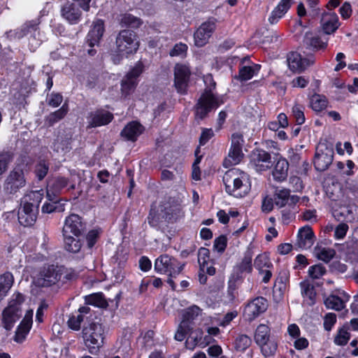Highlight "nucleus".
<instances>
[{"label": "nucleus", "mask_w": 358, "mask_h": 358, "mask_svg": "<svg viewBox=\"0 0 358 358\" xmlns=\"http://www.w3.org/2000/svg\"><path fill=\"white\" fill-rule=\"evenodd\" d=\"M23 301L24 296L22 294L15 293L13 294L8 306L2 313V322L6 329H10L20 318L22 315L20 306Z\"/></svg>", "instance_id": "obj_5"}, {"label": "nucleus", "mask_w": 358, "mask_h": 358, "mask_svg": "<svg viewBox=\"0 0 358 358\" xmlns=\"http://www.w3.org/2000/svg\"><path fill=\"white\" fill-rule=\"evenodd\" d=\"M48 166L46 164L45 161H40L35 169L36 176L39 180H42L47 175L48 171Z\"/></svg>", "instance_id": "obj_59"}, {"label": "nucleus", "mask_w": 358, "mask_h": 358, "mask_svg": "<svg viewBox=\"0 0 358 358\" xmlns=\"http://www.w3.org/2000/svg\"><path fill=\"white\" fill-rule=\"evenodd\" d=\"M72 134L69 131L64 136H58L57 141L54 143V149L57 152H69L72 148Z\"/></svg>", "instance_id": "obj_37"}, {"label": "nucleus", "mask_w": 358, "mask_h": 358, "mask_svg": "<svg viewBox=\"0 0 358 358\" xmlns=\"http://www.w3.org/2000/svg\"><path fill=\"white\" fill-rule=\"evenodd\" d=\"M289 69L293 71L301 72L308 66L312 65L315 59L313 55L308 57H303L301 54L294 52H291L287 57Z\"/></svg>", "instance_id": "obj_16"}, {"label": "nucleus", "mask_w": 358, "mask_h": 358, "mask_svg": "<svg viewBox=\"0 0 358 358\" xmlns=\"http://www.w3.org/2000/svg\"><path fill=\"white\" fill-rule=\"evenodd\" d=\"M44 195V190L31 191L27 193L21 200V206L18 210V221L24 227L33 225L38 213V206Z\"/></svg>", "instance_id": "obj_1"}, {"label": "nucleus", "mask_w": 358, "mask_h": 358, "mask_svg": "<svg viewBox=\"0 0 358 358\" xmlns=\"http://www.w3.org/2000/svg\"><path fill=\"white\" fill-rule=\"evenodd\" d=\"M254 266L262 276V282L268 283L272 276L273 264L266 252L258 255L254 260Z\"/></svg>", "instance_id": "obj_13"}, {"label": "nucleus", "mask_w": 358, "mask_h": 358, "mask_svg": "<svg viewBox=\"0 0 358 358\" xmlns=\"http://www.w3.org/2000/svg\"><path fill=\"white\" fill-rule=\"evenodd\" d=\"M26 180L22 170L15 168L7 176L3 189L8 194H15L25 185Z\"/></svg>", "instance_id": "obj_12"}, {"label": "nucleus", "mask_w": 358, "mask_h": 358, "mask_svg": "<svg viewBox=\"0 0 358 358\" xmlns=\"http://www.w3.org/2000/svg\"><path fill=\"white\" fill-rule=\"evenodd\" d=\"M143 131V127L139 122L132 121L124 127L121 132V135L127 140L134 142L136 141Z\"/></svg>", "instance_id": "obj_29"}, {"label": "nucleus", "mask_w": 358, "mask_h": 358, "mask_svg": "<svg viewBox=\"0 0 358 358\" xmlns=\"http://www.w3.org/2000/svg\"><path fill=\"white\" fill-rule=\"evenodd\" d=\"M120 22L122 26L125 27H138L141 24V21L139 18L129 13L122 15Z\"/></svg>", "instance_id": "obj_47"}, {"label": "nucleus", "mask_w": 358, "mask_h": 358, "mask_svg": "<svg viewBox=\"0 0 358 358\" xmlns=\"http://www.w3.org/2000/svg\"><path fill=\"white\" fill-rule=\"evenodd\" d=\"M334 157L333 149L324 143H320L317 148L314 159L315 169L319 171H324L332 163Z\"/></svg>", "instance_id": "obj_9"}, {"label": "nucleus", "mask_w": 358, "mask_h": 358, "mask_svg": "<svg viewBox=\"0 0 358 358\" xmlns=\"http://www.w3.org/2000/svg\"><path fill=\"white\" fill-rule=\"evenodd\" d=\"M143 71V65L138 62L124 76L121 83V90L124 96L134 92L138 84V78Z\"/></svg>", "instance_id": "obj_10"}, {"label": "nucleus", "mask_w": 358, "mask_h": 358, "mask_svg": "<svg viewBox=\"0 0 358 358\" xmlns=\"http://www.w3.org/2000/svg\"><path fill=\"white\" fill-rule=\"evenodd\" d=\"M189 76L190 69L188 66L182 64H177L175 66L174 85L179 93H185Z\"/></svg>", "instance_id": "obj_15"}, {"label": "nucleus", "mask_w": 358, "mask_h": 358, "mask_svg": "<svg viewBox=\"0 0 358 358\" xmlns=\"http://www.w3.org/2000/svg\"><path fill=\"white\" fill-rule=\"evenodd\" d=\"M251 342V338L247 335H240L236 339V348L240 350H245L250 345Z\"/></svg>", "instance_id": "obj_55"}, {"label": "nucleus", "mask_w": 358, "mask_h": 358, "mask_svg": "<svg viewBox=\"0 0 358 358\" xmlns=\"http://www.w3.org/2000/svg\"><path fill=\"white\" fill-rule=\"evenodd\" d=\"M301 292L303 297V301L308 306H312L315 302L316 293L314 287L308 282H301L300 283Z\"/></svg>", "instance_id": "obj_35"}, {"label": "nucleus", "mask_w": 358, "mask_h": 358, "mask_svg": "<svg viewBox=\"0 0 358 358\" xmlns=\"http://www.w3.org/2000/svg\"><path fill=\"white\" fill-rule=\"evenodd\" d=\"M183 266L176 258L163 255L156 259L154 267L155 271L159 274L176 278L182 271Z\"/></svg>", "instance_id": "obj_6"}, {"label": "nucleus", "mask_w": 358, "mask_h": 358, "mask_svg": "<svg viewBox=\"0 0 358 358\" xmlns=\"http://www.w3.org/2000/svg\"><path fill=\"white\" fill-rule=\"evenodd\" d=\"M314 243V234L309 227H302L299 230L296 245L300 249L307 250Z\"/></svg>", "instance_id": "obj_26"}, {"label": "nucleus", "mask_w": 358, "mask_h": 358, "mask_svg": "<svg viewBox=\"0 0 358 358\" xmlns=\"http://www.w3.org/2000/svg\"><path fill=\"white\" fill-rule=\"evenodd\" d=\"M68 180L64 177H59L49 180L47 187V198L49 201H54L61 190L66 187Z\"/></svg>", "instance_id": "obj_27"}, {"label": "nucleus", "mask_w": 358, "mask_h": 358, "mask_svg": "<svg viewBox=\"0 0 358 358\" xmlns=\"http://www.w3.org/2000/svg\"><path fill=\"white\" fill-rule=\"evenodd\" d=\"M83 321V316L81 314L73 315L68 320V325L73 330H78Z\"/></svg>", "instance_id": "obj_57"}, {"label": "nucleus", "mask_w": 358, "mask_h": 358, "mask_svg": "<svg viewBox=\"0 0 358 358\" xmlns=\"http://www.w3.org/2000/svg\"><path fill=\"white\" fill-rule=\"evenodd\" d=\"M163 211L165 219L171 222H176L184 215L181 206L176 202L166 204Z\"/></svg>", "instance_id": "obj_32"}, {"label": "nucleus", "mask_w": 358, "mask_h": 358, "mask_svg": "<svg viewBox=\"0 0 358 358\" xmlns=\"http://www.w3.org/2000/svg\"><path fill=\"white\" fill-rule=\"evenodd\" d=\"M293 2V0H281L271 12L268 17L269 22L272 24H276L288 11Z\"/></svg>", "instance_id": "obj_30"}, {"label": "nucleus", "mask_w": 358, "mask_h": 358, "mask_svg": "<svg viewBox=\"0 0 358 358\" xmlns=\"http://www.w3.org/2000/svg\"><path fill=\"white\" fill-rule=\"evenodd\" d=\"M14 282L13 275L6 272L0 275V301L7 295Z\"/></svg>", "instance_id": "obj_36"}, {"label": "nucleus", "mask_w": 358, "mask_h": 358, "mask_svg": "<svg viewBox=\"0 0 358 358\" xmlns=\"http://www.w3.org/2000/svg\"><path fill=\"white\" fill-rule=\"evenodd\" d=\"M338 17L336 13H327L322 18L323 31L327 34L334 33L339 27Z\"/></svg>", "instance_id": "obj_33"}, {"label": "nucleus", "mask_w": 358, "mask_h": 358, "mask_svg": "<svg viewBox=\"0 0 358 358\" xmlns=\"http://www.w3.org/2000/svg\"><path fill=\"white\" fill-rule=\"evenodd\" d=\"M81 217L76 214H71L65 219L63 227V236L73 235L79 237L83 230Z\"/></svg>", "instance_id": "obj_17"}, {"label": "nucleus", "mask_w": 358, "mask_h": 358, "mask_svg": "<svg viewBox=\"0 0 358 358\" xmlns=\"http://www.w3.org/2000/svg\"><path fill=\"white\" fill-rule=\"evenodd\" d=\"M290 191L286 188L276 189L274 194V201L276 206L284 207L289 198Z\"/></svg>", "instance_id": "obj_43"}, {"label": "nucleus", "mask_w": 358, "mask_h": 358, "mask_svg": "<svg viewBox=\"0 0 358 358\" xmlns=\"http://www.w3.org/2000/svg\"><path fill=\"white\" fill-rule=\"evenodd\" d=\"M61 15L70 24H76L81 19L82 11L75 3L67 1L61 8Z\"/></svg>", "instance_id": "obj_21"}, {"label": "nucleus", "mask_w": 358, "mask_h": 358, "mask_svg": "<svg viewBox=\"0 0 358 358\" xmlns=\"http://www.w3.org/2000/svg\"><path fill=\"white\" fill-rule=\"evenodd\" d=\"M270 338V329L266 325L261 324H259L255 333V341L259 345L260 344L265 343L268 341Z\"/></svg>", "instance_id": "obj_39"}, {"label": "nucleus", "mask_w": 358, "mask_h": 358, "mask_svg": "<svg viewBox=\"0 0 358 358\" xmlns=\"http://www.w3.org/2000/svg\"><path fill=\"white\" fill-rule=\"evenodd\" d=\"M104 32L103 21L100 19L93 22L92 27L87 36V43L90 48L98 45Z\"/></svg>", "instance_id": "obj_25"}, {"label": "nucleus", "mask_w": 358, "mask_h": 358, "mask_svg": "<svg viewBox=\"0 0 358 358\" xmlns=\"http://www.w3.org/2000/svg\"><path fill=\"white\" fill-rule=\"evenodd\" d=\"M64 239L66 250L73 253H76L80 251L81 248V243L79 237L74 236L73 235H69L64 236Z\"/></svg>", "instance_id": "obj_41"}, {"label": "nucleus", "mask_w": 358, "mask_h": 358, "mask_svg": "<svg viewBox=\"0 0 358 358\" xmlns=\"http://www.w3.org/2000/svg\"><path fill=\"white\" fill-rule=\"evenodd\" d=\"M312 109L316 112H320L327 107L328 101L324 95L315 94L310 99Z\"/></svg>", "instance_id": "obj_40"}, {"label": "nucleus", "mask_w": 358, "mask_h": 358, "mask_svg": "<svg viewBox=\"0 0 358 358\" xmlns=\"http://www.w3.org/2000/svg\"><path fill=\"white\" fill-rule=\"evenodd\" d=\"M245 62H248V64L241 66L239 68L238 76H236V78L241 82L248 81L252 79L255 76L257 75L261 69V66L259 64L250 62L248 58L245 57L243 59L242 63L243 64Z\"/></svg>", "instance_id": "obj_24"}, {"label": "nucleus", "mask_w": 358, "mask_h": 358, "mask_svg": "<svg viewBox=\"0 0 358 358\" xmlns=\"http://www.w3.org/2000/svg\"><path fill=\"white\" fill-rule=\"evenodd\" d=\"M326 230L328 231H334V238L336 240H342L345 237L349 230V226L345 222H341L335 227L332 224L327 226Z\"/></svg>", "instance_id": "obj_42"}, {"label": "nucleus", "mask_w": 358, "mask_h": 358, "mask_svg": "<svg viewBox=\"0 0 358 358\" xmlns=\"http://www.w3.org/2000/svg\"><path fill=\"white\" fill-rule=\"evenodd\" d=\"M62 268L50 265L43 267L35 277L34 282L38 287H50L56 284L62 278Z\"/></svg>", "instance_id": "obj_7"}, {"label": "nucleus", "mask_w": 358, "mask_h": 358, "mask_svg": "<svg viewBox=\"0 0 358 358\" xmlns=\"http://www.w3.org/2000/svg\"><path fill=\"white\" fill-rule=\"evenodd\" d=\"M215 29L213 21H207L201 24L194 35L195 45L202 47L206 45Z\"/></svg>", "instance_id": "obj_19"}, {"label": "nucleus", "mask_w": 358, "mask_h": 358, "mask_svg": "<svg viewBox=\"0 0 358 358\" xmlns=\"http://www.w3.org/2000/svg\"><path fill=\"white\" fill-rule=\"evenodd\" d=\"M227 246V238L224 236L217 238L213 244V248L218 252H223Z\"/></svg>", "instance_id": "obj_61"}, {"label": "nucleus", "mask_w": 358, "mask_h": 358, "mask_svg": "<svg viewBox=\"0 0 358 358\" xmlns=\"http://www.w3.org/2000/svg\"><path fill=\"white\" fill-rule=\"evenodd\" d=\"M220 105L218 99L210 91L206 90L198 100L196 106V117L199 119L204 118L213 109Z\"/></svg>", "instance_id": "obj_8"}, {"label": "nucleus", "mask_w": 358, "mask_h": 358, "mask_svg": "<svg viewBox=\"0 0 358 358\" xmlns=\"http://www.w3.org/2000/svg\"><path fill=\"white\" fill-rule=\"evenodd\" d=\"M250 164L257 172L265 171L272 166L271 155L264 150L256 149L251 153Z\"/></svg>", "instance_id": "obj_11"}, {"label": "nucleus", "mask_w": 358, "mask_h": 358, "mask_svg": "<svg viewBox=\"0 0 358 358\" xmlns=\"http://www.w3.org/2000/svg\"><path fill=\"white\" fill-rule=\"evenodd\" d=\"M252 254L248 252L241 261L234 266L232 273L234 280H238L243 278L244 273H250L252 271Z\"/></svg>", "instance_id": "obj_22"}, {"label": "nucleus", "mask_w": 358, "mask_h": 358, "mask_svg": "<svg viewBox=\"0 0 358 358\" xmlns=\"http://www.w3.org/2000/svg\"><path fill=\"white\" fill-rule=\"evenodd\" d=\"M244 155L242 149L230 148L228 156L224 159L223 162V166L226 168L233 165L238 164L241 162Z\"/></svg>", "instance_id": "obj_38"}, {"label": "nucleus", "mask_w": 358, "mask_h": 358, "mask_svg": "<svg viewBox=\"0 0 358 358\" xmlns=\"http://www.w3.org/2000/svg\"><path fill=\"white\" fill-rule=\"evenodd\" d=\"M315 254L316 257L324 262H330L336 255V252L334 249L329 248L318 247L315 249Z\"/></svg>", "instance_id": "obj_45"}, {"label": "nucleus", "mask_w": 358, "mask_h": 358, "mask_svg": "<svg viewBox=\"0 0 358 358\" xmlns=\"http://www.w3.org/2000/svg\"><path fill=\"white\" fill-rule=\"evenodd\" d=\"M303 43L313 51L324 50L328 45V40H322L318 35L312 32H306L303 38Z\"/></svg>", "instance_id": "obj_28"}, {"label": "nucleus", "mask_w": 358, "mask_h": 358, "mask_svg": "<svg viewBox=\"0 0 358 358\" xmlns=\"http://www.w3.org/2000/svg\"><path fill=\"white\" fill-rule=\"evenodd\" d=\"M201 313V309L195 305L191 306L185 310L182 314V320L187 321L190 324V322L194 320Z\"/></svg>", "instance_id": "obj_46"}, {"label": "nucleus", "mask_w": 358, "mask_h": 358, "mask_svg": "<svg viewBox=\"0 0 358 358\" xmlns=\"http://www.w3.org/2000/svg\"><path fill=\"white\" fill-rule=\"evenodd\" d=\"M259 346L264 356L270 357L275 355L278 345L276 342L269 339L265 343L260 344Z\"/></svg>", "instance_id": "obj_48"}, {"label": "nucleus", "mask_w": 358, "mask_h": 358, "mask_svg": "<svg viewBox=\"0 0 358 358\" xmlns=\"http://www.w3.org/2000/svg\"><path fill=\"white\" fill-rule=\"evenodd\" d=\"M113 118V115L103 109H99L92 112L88 117L89 127H97L106 125Z\"/></svg>", "instance_id": "obj_23"}, {"label": "nucleus", "mask_w": 358, "mask_h": 358, "mask_svg": "<svg viewBox=\"0 0 358 358\" xmlns=\"http://www.w3.org/2000/svg\"><path fill=\"white\" fill-rule=\"evenodd\" d=\"M226 192L236 198L245 196L251 189L250 176L238 169L227 171L223 176Z\"/></svg>", "instance_id": "obj_2"}, {"label": "nucleus", "mask_w": 358, "mask_h": 358, "mask_svg": "<svg viewBox=\"0 0 358 358\" xmlns=\"http://www.w3.org/2000/svg\"><path fill=\"white\" fill-rule=\"evenodd\" d=\"M304 107L299 103H295L292 107V114L297 124H302L305 122V116L303 113Z\"/></svg>", "instance_id": "obj_53"}, {"label": "nucleus", "mask_w": 358, "mask_h": 358, "mask_svg": "<svg viewBox=\"0 0 358 358\" xmlns=\"http://www.w3.org/2000/svg\"><path fill=\"white\" fill-rule=\"evenodd\" d=\"M31 316L27 314L15 331L14 336V341L15 342L20 343L24 341L31 329Z\"/></svg>", "instance_id": "obj_34"}, {"label": "nucleus", "mask_w": 358, "mask_h": 358, "mask_svg": "<svg viewBox=\"0 0 358 358\" xmlns=\"http://www.w3.org/2000/svg\"><path fill=\"white\" fill-rule=\"evenodd\" d=\"M349 299V294L343 290H338L326 298L324 304L329 309L341 310L345 308V303Z\"/></svg>", "instance_id": "obj_20"}, {"label": "nucleus", "mask_w": 358, "mask_h": 358, "mask_svg": "<svg viewBox=\"0 0 358 358\" xmlns=\"http://www.w3.org/2000/svg\"><path fill=\"white\" fill-rule=\"evenodd\" d=\"M187 50V45L182 43H176L170 52L171 57H183L186 55Z\"/></svg>", "instance_id": "obj_56"}, {"label": "nucleus", "mask_w": 358, "mask_h": 358, "mask_svg": "<svg viewBox=\"0 0 358 358\" xmlns=\"http://www.w3.org/2000/svg\"><path fill=\"white\" fill-rule=\"evenodd\" d=\"M268 307L265 298L259 296L250 301L244 308L243 315L246 320L252 321L264 313Z\"/></svg>", "instance_id": "obj_14"}, {"label": "nucleus", "mask_w": 358, "mask_h": 358, "mask_svg": "<svg viewBox=\"0 0 358 358\" xmlns=\"http://www.w3.org/2000/svg\"><path fill=\"white\" fill-rule=\"evenodd\" d=\"M211 262L210 259V251L206 248H201L198 251V262L202 272L205 271V266L207 263Z\"/></svg>", "instance_id": "obj_49"}, {"label": "nucleus", "mask_w": 358, "mask_h": 358, "mask_svg": "<svg viewBox=\"0 0 358 358\" xmlns=\"http://www.w3.org/2000/svg\"><path fill=\"white\" fill-rule=\"evenodd\" d=\"M22 31L24 35L28 37L29 45L31 51H34L44 39L36 22H31L27 24L23 28Z\"/></svg>", "instance_id": "obj_18"}, {"label": "nucleus", "mask_w": 358, "mask_h": 358, "mask_svg": "<svg viewBox=\"0 0 358 358\" xmlns=\"http://www.w3.org/2000/svg\"><path fill=\"white\" fill-rule=\"evenodd\" d=\"M63 97L59 93H52L48 99V104L54 108L59 106L62 102Z\"/></svg>", "instance_id": "obj_64"}, {"label": "nucleus", "mask_w": 358, "mask_h": 358, "mask_svg": "<svg viewBox=\"0 0 358 358\" xmlns=\"http://www.w3.org/2000/svg\"><path fill=\"white\" fill-rule=\"evenodd\" d=\"M191 329L190 324L187 321H182L175 334V339L178 341H182Z\"/></svg>", "instance_id": "obj_50"}, {"label": "nucleus", "mask_w": 358, "mask_h": 358, "mask_svg": "<svg viewBox=\"0 0 358 358\" xmlns=\"http://www.w3.org/2000/svg\"><path fill=\"white\" fill-rule=\"evenodd\" d=\"M350 339V334L346 326L343 327L339 329L337 336L334 339L336 344L339 345H345Z\"/></svg>", "instance_id": "obj_52"}, {"label": "nucleus", "mask_w": 358, "mask_h": 358, "mask_svg": "<svg viewBox=\"0 0 358 358\" xmlns=\"http://www.w3.org/2000/svg\"><path fill=\"white\" fill-rule=\"evenodd\" d=\"M139 47L136 35L130 30L121 31L116 38V53L112 55L115 64L120 63L124 57L135 53Z\"/></svg>", "instance_id": "obj_3"}, {"label": "nucleus", "mask_w": 358, "mask_h": 358, "mask_svg": "<svg viewBox=\"0 0 358 358\" xmlns=\"http://www.w3.org/2000/svg\"><path fill=\"white\" fill-rule=\"evenodd\" d=\"M309 83V78L306 76H298L294 78L292 81V86L293 87L304 88Z\"/></svg>", "instance_id": "obj_62"}, {"label": "nucleus", "mask_w": 358, "mask_h": 358, "mask_svg": "<svg viewBox=\"0 0 358 358\" xmlns=\"http://www.w3.org/2000/svg\"><path fill=\"white\" fill-rule=\"evenodd\" d=\"M289 163L285 158L280 157L275 164L272 172L273 179L278 182L286 180L288 174Z\"/></svg>", "instance_id": "obj_31"}, {"label": "nucleus", "mask_w": 358, "mask_h": 358, "mask_svg": "<svg viewBox=\"0 0 358 358\" xmlns=\"http://www.w3.org/2000/svg\"><path fill=\"white\" fill-rule=\"evenodd\" d=\"M69 110L68 106L66 103L63 106L57 110L50 113L46 119V122L49 126H52L55 123L62 120L67 113Z\"/></svg>", "instance_id": "obj_44"}, {"label": "nucleus", "mask_w": 358, "mask_h": 358, "mask_svg": "<svg viewBox=\"0 0 358 358\" xmlns=\"http://www.w3.org/2000/svg\"><path fill=\"white\" fill-rule=\"evenodd\" d=\"M336 322V315L335 313H329L324 317V328L327 331L331 330Z\"/></svg>", "instance_id": "obj_60"}, {"label": "nucleus", "mask_w": 358, "mask_h": 358, "mask_svg": "<svg viewBox=\"0 0 358 358\" xmlns=\"http://www.w3.org/2000/svg\"><path fill=\"white\" fill-rule=\"evenodd\" d=\"M85 347L91 354H96L103 344L105 328L99 321H93L85 326L82 331Z\"/></svg>", "instance_id": "obj_4"}, {"label": "nucleus", "mask_w": 358, "mask_h": 358, "mask_svg": "<svg viewBox=\"0 0 358 358\" xmlns=\"http://www.w3.org/2000/svg\"><path fill=\"white\" fill-rule=\"evenodd\" d=\"M85 301L87 304L96 307H104L106 306V301L101 294H93L86 296Z\"/></svg>", "instance_id": "obj_51"}, {"label": "nucleus", "mask_w": 358, "mask_h": 358, "mask_svg": "<svg viewBox=\"0 0 358 358\" xmlns=\"http://www.w3.org/2000/svg\"><path fill=\"white\" fill-rule=\"evenodd\" d=\"M289 183L294 192H301L303 188L302 180L298 176H291L289 178Z\"/></svg>", "instance_id": "obj_63"}, {"label": "nucleus", "mask_w": 358, "mask_h": 358, "mask_svg": "<svg viewBox=\"0 0 358 358\" xmlns=\"http://www.w3.org/2000/svg\"><path fill=\"white\" fill-rule=\"evenodd\" d=\"M12 160V156L8 152L0 154V176L7 169L8 164Z\"/></svg>", "instance_id": "obj_58"}, {"label": "nucleus", "mask_w": 358, "mask_h": 358, "mask_svg": "<svg viewBox=\"0 0 358 358\" xmlns=\"http://www.w3.org/2000/svg\"><path fill=\"white\" fill-rule=\"evenodd\" d=\"M325 273L326 269L322 264L312 266L308 269V275L313 279H319Z\"/></svg>", "instance_id": "obj_54"}]
</instances>
